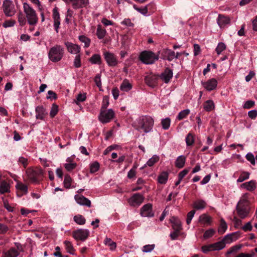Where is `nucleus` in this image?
<instances>
[{
    "label": "nucleus",
    "mask_w": 257,
    "mask_h": 257,
    "mask_svg": "<svg viewBox=\"0 0 257 257\" xmlns=\"http://www.w3.org/2000/svg\"><path fill=\"white\" fill-rule=\"evenodd\" d=\"M186 143L187 146H192L194 143V136L191 133H189L185 139Z\"/></svg>",
    "instance_id": "nucleus-43"
},
{
    "label": "nucleus",
    "mask_w": 257,
    "mask_h": 257,
    "mask_svg": "<svg viewBox=\"0 0 257 257\" xmlns=\"http://www.w3.org/2000/svg\"><path fill=\"white\" fill-rule=\"evenodd\" d=\"M158 78V75L151 74L146 76L145 82L148 86L154 88L157 85Z\"/></svg>",
    "instance_id": "nucleus-15"
},
{
    "label": "nucleus",
    "mask_w": 257,
    "mask_h": 257,
    "mask_svg": "<svg viewBox=\"0 0 257 257\" xmlns=\"http://www.w3.org/2000/svg\"><path fill=\"white\" fill-rule=\"evenodd\" d=\"M132 84L127 79H125L120 84V89L123 92H128L132 89Z\"/></svg>",
    "instance_id": "nucleus-26"
},
{
    "label": "nucleus",
    "mask_w": 257,
    "mask_h": 257,
    "mask_svg": "<svg viewBox=\"0 0 257 257\" xmlns=\"http://www.w3.org/2000/svg\"><path fill=\"white\" fill-rule=\"evenodd\" d=\"M73 219L75 222L78 224L83 225L85 223V218L81 215H75Z\"/></svg>",
    "instance_id": "nucleus-44"
},
{
    "label": "nucleus",
    "mask_w": 257,
    "mask_h": 257,
    "mask_svg": "<svg viewBox=\"0 0 257 257\" xmlns=\"http://www.w3.org/2000/svg\"><path fill=\"white\" fill-rule=\"evenodd\" d=\"M245 158L247 161H248L251 164L254 165L255 164V158H254L253 155L251 153H247Z\"/></svg>",
    "instance_id": "nucleus-53"
},
{
    "label": "nucleus",
    "mask_w": 257,
    "mask_h": 257,
    "mask_svg": "<svg viewBox=\"0 0 257 257\" xmlns=\"http://www.w3.org/2000/svg\"><path fill=\"white\" fill-rule=\"evenodd\" d=\"M16 188L22 192L23 194H26L28 192V187L26 185L22 182H18L16 186Z\"/></svg>",
    "instance_id": "nucleus-35"
},
{
    "label": "nucleus",
    "mask_w": 257,
    "mask_h": 257,
    "mask_svg": "<svg viewBox=\"0 0 257 257\" xmlns=\"http://www.w3.org/2000/svg\"><path fill=\"white\" fill-rule=\"evenodd\" d=\"M72 181V179L69 175H66L65 176L64 180V187L67 189H69L71 187V182Z\"/></svg>",
    "instance_id": "nucleus-45"
},
{
    "label": "nucleus",
    "mask_w": 257,
    "mask_h": 257,
    "mask_svg": "<svg viewBox=\"0 0 257 257\" xmlns=\"http://www.w3.org/2000/svg\"><path fill=\"white\" fill-rule=\"evenodd\" d=\"M3 8L4 12L7 17H12L16 13L14 5L10 0H5L3 2Z\"/></svg>",
    "instance_id": "nucleus-8"
},
{
    "label": "nucleus",
    "mask_w": 257,
    "mask_h": 257,
    "mask_svg": "<svg viewBox=\"0 0 257 257\" xmlns=\"http://www.w3.org/2000/svg\"><path fill=\"white\" fill-rule=\"evenodd\" d=\"M64 54V48L61 45H56L50 49L48 57L51 61L57 62L62 59Z\"/></svg>",
    "instance_id": "nucleus-3"
},
{
    "label": "nucleus",
    "mask_w": 257,
    "mask_h": 257,
    "mask_svg": "<svg viewBox=\"0 0 257 257\" xmlns=\"http://www.w3.org/2000/svg\"><path fill=\"white\" fill-rule=\"evenodd\" d=\"M185 163V157L184 156H180L175 161V166L178 168H182L184 167Z\"/></svg>",
    "instance_id": "nucleus-32"
},
{
    "label": "nucleus",
    "mask_w": 257,
    "mask_h": 257,
    "mask_svg": "<svg viewBox=\"0 0 257 257\" xmlns=\"http://www.w3.org/2000/svg\"><path fill=\"white\" fill-rule=\"evenodd\" d=\"M169 174L167 172H162L158 177V181L160 184H165L168 179Z\"/></svg>",
    "instance_id": "nucleus-28"
},
{
    "label": "nucleus",
    "mask_w": 257,
    "mask_h": 257,
    "mask_svg": "<svg viewBox=\"0 0 257 257\" xmlns=\"http://www.w3.org/2000/svg\"><path fill=\"white\" fill-rule=\"evenodd\" d=\"M171 120L169 118L167 117L164 119H162L161 120V124L163 129L166 130H168L170 126Z\"/></svg>",
    "instance_id": "nucleus-48"
},
{
    "label": "nucleus",
    "mask_w": 257,
    "mask_h": 257,
    "mask_svg": "<svg viewBox=\"0 0 257 257\" xmlns=\"http://www.w3.org/2000/svg\"><path fill=\"white\" fill-rule=\"evenodd\" d=\"M79 40L82 43H84L85 47L88 48L89 47L91 42L90 39L89 38L84 35H82L79 37Z\"/></svg>",
    "instance_id": "nucleus-42"
},
{
    "label": "nucleus",
    "mask_w": 257,
    "mask_h": 257,
    "mask_svg": "<svg viewBox=\"0 0 257 257\" xmlns=\"http://www.w3.org/2000/svg\"><path fill=\"white\" fill-rule=\"evenodd\" d=\"M165 54L167 55V59L171 61L174 59H177V56H176V53L175 52L171 50H167L165 52Z\"/></svg>",
    "instance_id": "nucleus-41"
},
{
    "label": "nucleus",
    "mask_w": 257,
    "mask_h": 257,
    "mask_svg": "<svg viewBox=\"0 0 257 257\" xmlns=\"http://www.w3.org/2000/svg\"><path fill=\"white\" fill-rule=\"evenodd\" d=\"M114 112L112 109L100 110L98 119L102 123H106L110 121L114 117Z\"/></svg>",
    "instance_id": "nucleus-7"
},
{
    "label": "nucleus",
    "mask_w": 257,
    "mask_h": 257,
    "mask_svg": "<svg viewBox=\"0 0 257 257\" xmlns=\"http://www.w3.org/2000/svg\"><path fill=\"white\" fill-rule=\"evenodd\" d=\"M211 218L206 214L200 216L199 221L204 224H209L210 223Z\"/></svg>",
    "instance_id": "nucleus-36"
},
{
    "label": "nucleus",
    "mask_w": 257,
    "mask_h": 257,
    "mask_svg": "<svg viewBox=\"0 0 257 257\" xmlns=\"http://www.w3.org/2000/svg\"><path fill=\"white\" fill-rule=\"evenodd\" d=\"M65 45L69 53L76 55L79 54L81 49L79 46L69 42H65Z\"/></svg>",
    "instance_id": "nucleus-14"
},
{
    "label": "nucleus",
    "mask_w": 257,
    "mask_h": 257,
    "mask_svg": "<svg viewBox=\"0 0 257 257\" xmlns=\"http://www.w3.org/2000/svg\"><path fill=\"white\" fill-rule=\"evenodd\" d=\"M214 250H219L225 247L224 243L222 240L214 243L211 244Z\"/></svg>",
    "instance_id": "nucleus-40"
},
{
    "label": "nucleus",
    "mask_w": 257,
    "mask_h": 257,
    "mask_svg": "<svg viewBox=\"0 0 257 257\" xmlns=\"http://www.w3.org/2000/svg\"><path fill=\"white\" fill-rule=\"evenodd\" d=\"M180 230H181L174 229V231L171 232L170 234L171 239L172 240L176 239L180 234Z\"/></svg>",
    "instance_id": "nucleus-61"
},
{
    "label": "nucleus",
    "mask_w": 257,
    "mask_h": 257,
    "mask_svg": "<svg viewBox=\"0 0 257 257\" xmlns=\"http://www.w3.org/2000/svg\"><path fill=\"white\" fill-rule=\"evenodd\" d=\"M155 247L154 244H148L143 246V251L145 252H149L154 249Z\"/></svg>",
    "instance_id": "nucleus-63"
},
{
    "label": "nucleus",
    "mask_w": 257,
    "mask_h": 257,
    "mask_svg": "<svg viewBox=\"0 0 257 257\" xmlns=\"http://www.w3.org/2000/svg\"><path fill=\"white\" fill-rule=\"evenodd\" d=\"M65 168L68 171H70L73 169H74L77 166V164L75 163H66L65 164Z\"/></svg>",
    "instance_id": "nucleus-64"
},
{
    "label": "nucleus",
    "mask_w": 257,
    "mask_h": 257,
    "mask_svg": "<svg viewBox=\"0 0 257 257\" xmlns=\"http://www.w3.org/2000/svg\"><path fill=\"white\" fill-rule=\"evenodd\" d=\"M19 254V252L17 249L15 247H11L3 252V257H17Z\"/></svg>",
    "instance_id": "nucleus-23"
},
{
    "label": "nucleus",
    "mask_w": 257,
    "mask_h": 257,
    "mask_svg": "<svg viewBox=\"0 0 257 257\" xmlns=\"http://www.w3.org/2000/svg\"><path fill=\"white\" fill-rule=\"evenodd\" d=\"M58 106L55 104H53L52 106L50 115L51 117H54L58 113Z\"/></svg>",
    "instance_id": "nucleus-56"
},
{
    "label": "nucleus",
    "mask_w": 257,
    "mask_h": 257,
    "mask_svg": "<svg viewBox=\"0 0 257 257\" xmlns=\"http://www.w3.org/2000/svg\"><path fill=\"white\" fill-rule=\"evenodd\" d=\"M53 19L54 20V27L57 33L59 32L60 25V17L58 9L55 7L53 10Z\"/></svg>",
    "instance_id": "nucleus-12"
},
{
    "label": "nucleus",
    "mask_w": 257,
    "mask_h": 257,
    "mask_svg": "<svg viewBox=\"0 0 257 257\" xmlns=\"http://www.w3.org/2000/svg\"><path fill=\"white\" fill-rule=\"evenodd\" d=\"M248 196V193H245L242 195L236 206L237 215L241 219L246 218L250 213V207Z\"/></svg>",
    "instance_id": "nucleus-2"
},
{
    "label": "nucleus",
    "mask_w": 257,
    "mask_h": 257,
    "mask_svg": "<svg viewBox=\"0 0 257 257\" xmlns=\"http://www.w3.org/2000/svg\"><path fill=\"white\" fill-rule=\"evenodd\" d=\"M89 235V231L86 229H79L73 232V237L77 240L84 241Z\"/></svg>",
    "instance_id": "nucleus-9"
},
{
    "label": "nucleus",
    "mask_w": 257,
    "mask_h": 257,
    "mask_svg": "<svg viewBox=\"0 0 257 257\" xmlns=\"http://www.w3.org/2000/svg\"><path fill=\"white\" fill-rule=\"evenodd\" d=\"M201 250L203 252L206 253L210 251L214 250L212 244L203 245L201 247Z\"/></svg>",
    "instance_id": "nucleus-60"
},
{
    "label": "nucleus",
    "mask_w": 257,
    "mask_h": 257,
    "mask_svg": "<svg viewBox=\"0 0 257 257\" xmlns=\"http://www.w3.org/2000/svg\"><path fill=\"white\" fill-rule=\"evenodd\" d=\"M241 248L240 245H234L230 247L227 251L226 254H230L237 251Z\"/></svg>",
    "instance_id": "nucleus-62"
},
{
    "label": "nucleus",
    "mask_w": 257,
    "mask_h": 257,
    "mask_svg": "<svg viewBox=\"0 0 257 257\" xmlns=\"http://www.w3.org/2000/svg\"><path fill=\"white\" fill-rule=\"evenodd\" d=\"M214 103L211 100H206L203 104V108L206 111H210L214 109Z\"/></svg>",
    "instance_id": "nucleus-30"
},
{
    "label": "nucleus",
    "mask_w": 257,
    "mask_h": 257,
    "mask_svg": "<svg viewBox=\"0 0 257 257\" xmlns=\"http://www.w3.org/2000/svg\"><path fill=\"white\" fill-rule=\"evenodd\" d=\"M141 61L146 64H152L159 59V55L151 51L142 52L140 55Z\"/></svg>",
    "instance_id": "nucleus-6"
},
{
    "label": "nucleus",
    "mask_w": 257,
    "mask_h": 257,
    "mask_svg": "<svg viewBox=\"0 0 257 257\" xmlns=\"http://www.w3.org/2000/svg\"><path fill=\"white\" fill-rule=\"evenodd\" d=\"M104 57L107 64L109 66L113 67L117 64V60L116 56L109 52H105L103 54Z\"/></svg>",
    "instance_id": "nucleus-11"
},
{
    "label": "nucleus",
    "mask_w": 257,
    "mask_h": 257,
    "mask_svg": "<svg viewBox=\"0 0 257 257\" xmlns=\"http://www.w3.org/2000/svg\"><path fill=\"white\" fill-rule=\"evenodd\" d=\"M173 76V72L171 70L167 68L160 75V78L165 83H168Z\"/></svg>",
    "instance_id": "nucleus-22"
},
{
    "label": "nucleus",
    "mask_w": 257,
    "mask_h": 257,
    "mask_svg": "<svg viewBox=\"0 0 257 257\" xmlns=\"http://www.w3.org/2000/svg\"><path fill=\"white\" fill-rule=\"evenodd\" d=\"M64 243L65 246V248L67 250V251L71 254H74V249L72 243L68 240H65L64 242Z\"/></svg>",
    "instance_id": "nucleus-38"
},
{
    "label": "nucleus",
    "mask_w": 257,
    "mask_h": 257,
    "mask_svg": "<svg viewBox=\"0 0 257 257\" xmlns=\"http://www.w3.org/2000/svg\"><path fill=\"white\" fill-rule=\"evenodd\" d=\"M215 233V230L213 229H209L205 231L203 234V237L204 238H208L209 237H212Z\"/></svg>",
    "instance_id": "nucleus-58"
},
{
    "label": "nucleus",
    "mask_w": 257,
    "mask_h": 257,
    "mask_svg": "<svg viewBox=\"0 0 257 257\" xmlns=\"http://www.w3.org/2000/svg\"><path fill=\"white\" fill-rule=\"evenodd\" d=\"M239 237L240 232L237 231L225 235L222 240L224 243V245H225L226 244H229L233 241H235Z\"/></svg>",
    "instance_id": "nucleus-13"
},
{
    "label": "nucleus",
    "mask_w": 257,
    "mask_h": 257,
    "mask_svg": "<svg viewBox=\"0 0 257 257\" xmlns=\"http://www.w3.org/2000/svg\"><path fill=\"white\" fill-rule=\"evenodd\" d=\"M241 187L245 188L248 191H252L254 190L256 187V182L254 180H251L242 184Z\"/></svg>",
    "instance_id": "nucleus-24"
},
{
    "label": "nucleus",
    "mask_w": 257,
    "mask_h": 257,
    "mask_svg": "<svg viewBox=\"0 0 257 257\" xmlns=\"http://www.w3.org/2000/svg\"><path fill=\"white\" fill-rule=\"evenodd\" d=\"M70 3L74 9L86 7L89 4V0H72Z\"/></svg>",
    "instance_id": "nucleus-18"
},
{
    "label": "nucleus",
    "mask_w": 257,
    "mask_h": 257,
    "mask_svg": "<svg viewBox=\"0 0 257 257\" xmlns=\"http://www.w3.org/2000/svg\"><path fill=\"white\" fill-rule=\"evenodd\" d=\"M249 177V173L247 172H243L240 175L239 178L237 180V183L242 182L244 180L248 179Z\"/></svg>",
    "instance_id": "nucleus-47"
},
{
    "label": "nucleus",
    "mask_w": 257,
    "mask_h": 257,
    "mask_svg": "<svg viewBox=\"0 0 257 257\" xmlns=\"http://www.w3.org/2000/svg\"><path fill=\"white\" fill-rule=\"evenodd\" d=\"M170 221L172 223V226L173 229L182 230V225L180 220L176 217H172Z\"/></svg>",
    "instance_id": "nucleus-25"
},
{
    "label": "nucleus",
    "mask_w": 257,
    "mask_h": 257,
    "mask_svg": "<svg viewBox=\"0 0 257 257\" xmlns=\"http://www.w3.org/2000/svg\"><path fill=\"white\" fill-rule=\"evenodd\" d=\"M99 168V164L97 162H95L90 165V173H94L97 172Z\"/></svg>",
    "instance_id": "nucleus-55"
},
{
    "label": "nucleus",
    "mask_w": 257,
    "mask_h": 257,
    "mask_svg": "<svg viewBox=\"0 0 257 257\" xmlns=\"http://www.w3.org/2000/svg\"><path fill=\"white\" fill-rule=\"evenodd\" d=\"M190 113V110L188 109H184L180 111L177 116L178 120H182L185 118Z\"/></svg>",
    "instance_id": "nucleus-46"
},
{
    "label": "nucleus",
    "mask_w": 257,
    "mask_h": 257,
    "mask_svg": "<svg viewBox=\"0 0 257 257\" xmlns=\"http://www.w3.org/2000/svg\"><path fill=\"white\" fill-rule=\"evenodd\" d=\"M24 12L26 14L28 22L30 25H35L38 21L36 11L28 3L23 4Z\"/></svg>",
    "instance_id": "nucleus-4"
},
{
    "label": "nucleus",
    "mask_w": 257,
    "mask_h": 257,
    "mask_svg": "<svg viewBox=\"0 0 257 257\" xmlns=\"http://www.w3.org/2000/svg\"><path fill=\"white\" fill-rule=\"evenodd\" d=\"M141 215L143 217H152L154 213L152 212V205L147 204L144 205L141 209Z\"/></svg>",
    "instance_id": "nucleus-16"
},
{
    "label": "nucleus",
    "mask_w": 257,
    "mask_h": 257,
    "mask_svg": "<svg viewBox=\"0 0 257 257\" xmlns=\"http://www.w3.org/2000/svg\"><path fill=\"white\" fill-rule=\"evenodd\" d=\"M159 160V157L156 155H154L153 157L150 158L145 165V166H148L149 167L153 166L156 163H157Z\"/></svg>",
    "instance_id": "nucleus-39"
},
{
    "label": "nucleus",
    "mask_w": 257,
    "mask_h": 257,
    "mask_svg": "<svg viewBox=\"0 0 257 257\" xmlns=\"http://www.w3.org/2000/svg\"><path fill=\"white\" fill-rule=\"evenodd\" d=\"M74 66L76 68H79L81 66L80 55L78 54L76 55L74 60Z\"/></svg>",
    "instance_id": "nucleus-54"
},
{
    "label": "nucleus",
    "mask_w": 257,
    "mask_h": 257,
    "mask_svg": "<svg viewBox=\"0 0 257 257\" xmlns=\"http://www.w3.org/2000/svg\"><path fill=\"white\" fill-rule=\"evenodd\" d=\"M76 202L83 206H86L88 207H91V201L83 195H75L74 196Z\"/></svg>",
    "instance_id": "nucleus-17"
},
{
    "label": "nucleus",
    "mask_w": 257,
    "mask_h": 257,
    "mask_svg": "<svg viewBox=\"0 0 257 257\" xmlns=\"http://www.w3.org/2000/svg\"><path fill=\"white\" fill-rule=\"evenodd\" d=\"M86 96L85 93H79L77 95L76 99L74 100V102L78 105L79 102L84 101L86 100Z\"/></svg>",
    "instance_id": "nucleus-50"
},
{
    "label": "nucleus",
    "mask_w": 257,
    "mask_h": 257,
    "mask_svg": "<svg viewBox=\"0 0 257 257\" xmlns=\"http://www.w3.org/2000/svg\"><path fill=\"white\" fill-rule=\"evenodd\" d=\"M106 34V31L104 29H102L101 25L97 26L96 30V35L99 39H103Z\"/></svg>",
    "instance_id": "nucleus-33"
},
{
    "label": "nucleus",
    "mask_w": 257,
    "mask_h": 257,
    "mask_svg": "<svg viewBox=\"0 0 257 257\" xmlns=\"http://www.w3.org/2000/svg\"><path fill=\"white\" fill-rule=\"evenodd\" d=\"M36 117L37 119L44 120L47 114L45 108L43 106H38L35 109Z\"/></svg>",
    "instance_id": "nucleus-20"
},
{
    "label": "nucleus",
    "mask_w": 257,
    "mask_h": 257,
    "mask_svg": "<svg viewBox=\"0 0 257 257\" xmlns=\"http://www.w3.org/2000/svg\"><path fill=\"white\" fill-rule=\"evenodd\" d=\"M10 192V185L5 181L1 182L0 184V193L3 194Z\"/></svg>",
    "instance_id": "nucleus-27"
},
{
    "label": "nucleus",
    "mask_w": 257,
    "mask_h": 257,
    "mask_svg": "<svg viewBox=\"0 0 257 257\" xmlns=\"http://www.w3.org/2000/svg\"><path fill=\"white\" fill-rule=\"evenodd\" d=\"M26 173L29 179L32 183H38L43 175V171L40 168L33 169L28 168L26 171Z\"/></svg>",
    "instance_id": "nucleus-5"
},
{
    "label": "nucleus",
    "mask_w": 257,
    "mask_h": 257,
    "mask_svg": "<svg viewBox=\"0 0 257 257\" xmlns=\"http://www.w3.org/2000/svg\"><path fill=\"white\" fill-rule=\"evenodd\" d=\"M195 213V211L192 210L188 213L187 215L186 223L187 224H189Z\"/></svg>",
    "instance_id": "nucleus-59"
},
{
    "label": "nucleus",
    "mask_w": 257,
    "mask_h": 257,
    "mask_svg": "<svg viewBox=\"0 0 257 257\" xmlns=\"http://www.w3.org/2000/svg\"><path fill=\"white\" fill-rule=\"evenodd\" d=\"M144 200V197L140 193L134 194L128 200L130 205L132 206H139Z\"/></svg>",
    "instance_id": "nucleus-10"
},
{
    "label": "nucleus",
    "mask_w": 257,
    "mask_h": 257,
    "mask_svg": "<svg viewBox=\"0 0 257 257\" xmlns=\"http://www.w3.org/2000/svg\"><path fill=\"white\" fill-rule=\"evenodd\" d=\"M206 205V202L203 200H197L193 203V207L197 210L204 209Z\"/></svg>",
    "instance_id": "nucleus-29"
},
{
    "label": "nucleus",
    "mask_w": 257,
    "mask_h": 257,
    "mask_svg": "<svg viewBox=\"0 0 257 257\" xmlns=\"http://www.w3.org/2000/svg\"><path fill=\"white\" fill-rule=\"evenodd\" d=\"M16 23V21L14 20H6L3 24V26L5 28L12 27H13Z\"/></svg>",
    "instance_id": "nucleus-52"
},
{
    "label": "nucleus",
    "mask_w": 257,
    "mask_h": 257,
    "mask_svg": "<svg viewBox=\"0 0 257 257\" xmlns=\"http://www.w3.org/2000/svg\"><path fill=\"white\" fill-rule=\"evenodd\" d=\"M230 20L229 17L219 14L217 19V23L220 28L224 27L230 23Z\"/></svg>",
    "instance_id": "nucleus-21"
},
{
    "label": "nucleus",
    "mask_w": 257,
    "mask_h": 257,
    "mask_svg": "<svg viewBox=\"0 0 257 257\" xmlns=\"http://www.w3.org/2000/svg\"><path fill=\"white\" fill-rule=\"evenodd\" d=\"M89 61L92 64H100L101 63V56L99 54H94L91 56V58H89Z\"/></svg>",
    "instance_id": "nucleus-34"
},
{
    "label": "nucleus",
    "mask_w": 257,
    "mask_h": 257,
    "mask_svg": "<svg viewBox=\"0 0 257 257\" xmlns=\"http://www.w3.org/2000/svg\"><path fill=\"white\" fill-rule=\"evenodd\" d=\"M154 119L148 115H142L136 119L133 126L140 133L147 134L152 131L154 126Z\"/></svg>",
    "instance_id": "nucleus-1"
},
{
    "label": "nucleus",
    "mask_w": 257,
    "mask_h": 257,
    "mask_svg": "<svg viewBox=\"0 0 257 257\" xmlns=\"http://www.w3.org/2000/svg\"><path fill=\"white\" fill-rule=\"evenodd\" d=\"M109 99L108 96H105L103 98L102 104L100 110H106L109 105Z\"/></svg>",
    "instance_id": "nucleus-57"
},
{
    "label": "nucleus",
    "mask_w": 257,
    "mask_h": 257,
    "mask_svg": "<svg viewBox=\"0 0 257 257\" xmlns=\"http://www.w3.org/2000/svg\"><path fill=\"white\" fill-rule=\"evenodd\" d=\"M227 228V224L223 219H221L220 220V224L218 229V232L219 233L222 234L224 233L226 230Z\"/></svg>",
    "instance_id": "nucleus-37"
},
{
    "label": "nucleus",
    "mask_w": 257,
    "mask_h": 257,
    "mask_svg": "<svg viewBox=\"0 0 257 257\" xmlns=\"http://www.w3.org/2000/svg\"><path fill=\"white\" fill-rule=\"evenodd\" d=\"M18 19L21 26H23L26 24V19L22 12L19 13L18 15Z\"/></svg>",
    "instance_id": "nucleus-49"
},
{
    "label": "nucleus",
    "mask_w": 257,
    "mask_h": 257,
    "mask_svg": "<svg viewBox=\"0 0 257 257\" xmlns=\"http://www.w3.org/2000/svg\"><path fill=\"white\" fill-rule=\"evenodd\" d=\"M226 48V46L224 43L222 42L219 43L217 47L216 48L215 51L217 54V55H220L221 53L225 50Z\"/></svg>",
    "instance_id": "nucleus-51"
},
{
    "label": "nucleus",
    "mask_w": 257,
    "mask_h": 257,
    "mask_svg": "<svg viewBox=\"0 0 257 257\" xmlns=\"http://www.w3.org/2000/svg\"><path fill=\"white\" fill-rule=\"evenodd\" d=\"M104 243L106 245L109 246L111 250H114L116 247V243L113 241L110 238L106 237L104 240Z\"/></svg>",
    "instance_id": "nucleus-31"
},
{
    "label": "nucleus",
    "mask_w": 257,
    "mask_h": 257,
    "mask_svg": "<svg viewBox=\"0 0 257 257\" xmlns=\"http://www.w3.org/2000/svg\"><path fill=\"white\" fill-rule=\"evenodd\" d=\"M202 84L207 90L211 91L216 87L217 82L215 79L212 78L206 82H202Z\"/></svg>",
    "instance_id": "nucleus-19"
}]
</instances>
